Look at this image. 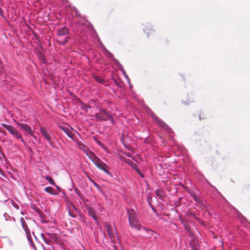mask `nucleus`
Masks as SVG:
<instances>
[{
    "mask_svg": "<svg viewBox=\"0 0 250 250\" xmlns=\"http://www.w3.org/2000/svg\"><path fill=\"white\" fill-rule=\"evenodd\" d=\"M126 212L128 216L130 227L137 230H141L142 226L139 224L137 212L134 209H127Z\"/></svg>",
    "mask_w": 250,
    "mask_h": 250,
    "instance_id": "f257e3e1",
    "label": "nucleus"
},
{
    "mask_svg": "<svg viewBox=\"0 0 250 250\" xmlns=\"http://www.w3.org/2000/svg\"><path fill=\"white\" fill-rule=\"evenodd\" d=\"M93 162L97 167L104 171L110 177H113L112 173L109 171V167L103 162L99 158L95 156Z\"/></svg>",
    "mask_w": 250,
    "mask_h": 250,
    "instance_id": "f03ea898",
    "label": "nucleus"
},
{
    "mask_svg": "<svg viewBox=\"0 0 250 250\" xmlns=\"http://www.w3.org/2000/svg\"><path fill=\"white\" fill-rule=\"evenodd\" d=\"M68 28L65 26L61 28L58 30L57 34L58 38L57 41L59 44L64 45L67 42L68 37H65L64 39H62L61 37L66 35L68 33Z\"/></svg>",
    "mask_w": 250,
    "mask_h": 250,
    "instance_id": "7ed1b4c3",
    "label": "nucleus"
},
{
    "mask_svg": "<svg viewBox=\"0 0 250 250\" xmlns=\"http://www.w3.org/2000/svg\"><path fill=\"white\" fill-rule=\"evenodd\" d=\"M1 125L7 130L14 137L15 139L18 140V138L21 135L20 132L13 126L4 123H2Z\"/></svg>",
    "mask_w": 250,
    "mask_h": 250,
    "instance_id": "20e7f679",
    "label": "nucleus"
},
{
    "mask_svg": "<svg viewBox=\"0 0 250 250\" xmlns=\"http://www.w3.org/2000/svg\"><path fill=\"white\" fill-rule=\"evenodd\" d=\"M151 117L152 118H153L154 120H155L156 122H157L159 125L165 128L168 132H171V128L162 120L158 118L157 116L155 114L152 113Z\"/></svg>",
    "mask_w": 250,
    "mask_h": 250,
    "instance_id": "39448f33",
    "label": "nucleus"
},
{
    "mask_svg": "<svg viewBox=\"0 0 250 250\" xmlns=\"http://www.w3.org/2000/svg\"><path fill=\"white\" fill-rule=\"evenodd\" d=\"M110 115L106 109H102L99 113L95 114V118L100 121H107Z\"/></svg>",
    "mask_w": 250,
    "mask_h": 250,
    "instance_id": "423d86ee",
    "label": "nucleus"
},
{
    "mask_svg": "<svg viewBox=\"0 0 250 250\" xmlns=\"http://www.w3.org/2000/svg\"><path fill=\"white\" fill-rule=\"evenodd\" d=\"M40 132L44 136V139H46L50 145H52L51 143V135L52 133L51 131H48L44 127L41 126L40 128Z\"/></svg>",
    "mask_w": 250,
    "mask_h": 250,
    "instance_id": "0eeeda50",
    "label": "nucleus"
},
{
    "mask_svg": "<svg viewBox=\"0 0 250 250\" xmlns=\"http://www.w3.org/2000/svg\"><path fill=\"white\" fill-rule=\"evenodd\" d=\"M17 125L20 127L21 129L26 131L28 134L31 137H35L34 134L33 133L32 129L30 126L28 125L21 123H17Z\"/></svg>",
    "mask_w": 250,
    "mask_h": 250,
    "instance_id": "6e6552de",
    "label": "nucleus"
},
{
    "mask_svg": "<svg viewBox=\"0 0 250 250\" xmlns=\"http://www.w3.org/2000/svg\"><path fill=\"white\" fill-rule=\"evenodd\" d=\"M87 210L88 215L91 216L93 219L97 222L98 220V217L96 216L97 209L93 207H89L87 208Z\"/></svg>",
    "mask_w": 250,
    "mask_h": 250,
    "instance_id": "1a4fd4ad",
    "label": "nucleus"
},
{
    "mask_svg": "<svg viewBox=\"0 0 250 250\" xmlns=\"http://www.w3.org/2000/svg\"><path fill=\"white\" fill-rule=\"evenodd\" d=\"M105 229L108 236L111 238H114L115 237V234L112 227L109 225H106Z\"/></svg>",
    "mask_w": 250,
    "mask_h": 250,
    "instance_id": "9d476101",
    "label": "nucleus"
},
{
    "mask_svg": "<svg viewBox=\"0 0 250 250\" xmlns=\"http://www.w3.org/2000/svg\"><path fill=\"white\" fill-rule=\"evenodd\" d=\"M60 128L65 133L68 137L71 139H73L74 137V134L69 130L68 128L63 126H61Z\"/></svg>",
    "mask_w": 250,
    "mask_h": 250,
    "instance_id": "9b49d317",
    "label": "nucleus"
},
{
    "mask_svg": "<svg viewBox=\"0 0 250 250\" xmlns=\"http://www.w3.org/2000/svg\"><path fill=\"white\" fill-rule=\"evenodd\" d=\"M142 230H143L146 232V236L148 238L151 237V236L153 235L154 233V231L144 226H142Z\"/></svg>",
    "mask_w": 250,
    "mask_h": 250,
    "instance_id": "f8f14e48",
    "label": "nucleus"
},
{
    "mask_svg": "<svg viewBox=\"0 0 250 250\" xmlns=\"http://www.w3.org/2000/svg\"><path fill=\"white\" fill-rule=\"evenodd\" d=\"M97 213L100 215H103L104 214L105 209L104 208L102 207L101 205H98L97 207Z\"/></svg>",
    "mask_w": 250,
    "mask_h": 250,
    "instance_id": "ddd939ff",
    "label": "nucleus"
},
{
    "mask_svg": "<svg viewBox=\"0 0 250 250\" xmlns=\"http://www.w3.org/2000/svg\"><path fill=\"white\" fill-rule=\"evenodd\" d=\"M194 200L198 204L203 205L202 200L201 198L197 196L196 194H193L191 195Z\"/></svg>",
    "mask_w": 250,
    "mask_h": 250,
    "instance_id": "4468645a",
    "label": "nucleus"
},
{
    "mask_svg": "<svg viewBox=\"0 0 250 250\" xmlns=\"http://www.w3.org/2000/svg\"><path fill=\"white\" fill-rule=\"evenodd\" d=\"M44 190L46 192H47L50 194H52V195L57 194V193L56 192H54V188L51 187H47L45 188Z\"/></svg>",
    "mask_w": 250,
    "mask_h": 250,
    "instance_id": "2eb2a0df",
    "label": "nucleus"
},
{
    "mask_svg": "<svg viewBox=\"0 0 250 250\" xmlns=\"http://www.w3.org/2000/svg\"><path fill=\"white\" fill-rule=\"evenodd\" d=\"M45 179L49 182V184L53 185L56 186V183L54 182L53 179L52 178H51L50 176L47 175L45 176Z\"/></svg>",
    "mask_w": 250,
    "mask_h": 250,
    "instance_id": "dca6fc26",
    "label": "nucleus"
},
{
    "mask_svg": "<svg viewBox=\"0 0 250 250\" xmlns=\"http://www.w3.org/2000/svg\"><path fill=\"white\" fill-rule=\"evenodd\" d=\"M94 78L99 83L103 84L104 82V80L99 76H95Z\"/></svg>",
    "mask_w": 250,
    "mask_h": 250,
    "instance_id": "f3484780",
    "label": "nucleus"
},
{
    "mask_svg": "<svg viewBox=\"0 0 250 250\" xmlns=\"http://www.w3.org/2000/svg\"><path fill=\"white\" fill-rule=\"evenodd\" d=\"M156 194L160 198H162L164 196V192L160 189H157L156 190Z\"/></svg>",
    "mask_w": 250,
    "mask_h": 250,
    "instance_id": "a211bd4d",
    "label": "nucleus"
},
{
    "mask_svg": "<svg viewBox=\"0 0 250 250\" xmlns=\"http://www.w3.org/2000/svg\"><path fill=\"white\" fill-rule=\"evenodd\" d=\"M104 50H105V51H104V53L108 57L112 58L113 56V55L109 51H108L107 50H106L105 49Z\"/></svg>",
    "mask_w": 250,
    "mask_h": 250,
    "instance_id": "6ab92c4d",
    "label": "nucleus"
},
{
    "mask_svg": "<svg viewBox=\"0 0 250 250\" xmlns=\"http://www.w3.org/2000/svg\"><path fill=\"white\" fill-rule=\"evenodd\" d=\"M135 170L141 176V177L143 178L144 177L143 174L141 172L137 166H136L135 167Z\"/></svg>",
    "mask_w": 250,
    "mask_h": 250,
    "instance_id": "aec40b11",
    "label": "nucleus"
},
{
    "mask_svg": "<svg viewBox=\"0 0 250 250\" xmlns=\"http://www.w3.org/2000/svg\"><path fill=\"white\" fill-rule=\"evenodd\" d=\"M90 180L92 182V183H93V185L96 188L98 189V190H101L100 186L97 183H96L95 182L93 181L91 179H90Z\"/></svg>",
    "mask_w": 250,
    "mask_h": 250,
    "instance_id": "412c9836",
    "label": "nucleus"
},
{
    "mask_svg": "<svg viewBox=\"0 0 250 250\" xmlns=\"http://www.w3.org/2000/svg\"><path fill=\"white\" fill-rule=\"evenodd\" d=\"M18 140H20V141H21V142L22 143V144H23L24 146H26V143L25 142V141H24V140L23 139L22 136H21V135H20V136L19 137V138H18Z\"/></svg>",
    "mask_w": 250,
    "mask_h": 250,
    "instance_id": "4be33fe9",
    "label": "nucleus"
},
{
    "mask_svg": "<svg viewBox=\"0 0 250 250\" xmlns=\"http://www.w3.org/2000/svg\"><path fill=\"white\" fill-rule=\"evenodd\" d=\"M42 238H43V239L44 240V241H45V242L46 243H47V241H48V240L45 237V236H44V235L43 234H42Z\"/></svg>",
    "mask_w": 250,
    "mask_h": 250,
    "instance_id": "5701e85b",
    "label": "nucleus"
},
{
    "mask_svg": "<svg viewBox=\"0 0 250 250\" xmlns=\"http://www.w3.org/2000/svg\"><path fill=\"white\" fill-rule=\"evenodd\" d=\"M108 118L110 119V122H111L113 124H114V121L113 118L112 117V116H111V114H110V116H109Z\"/></svg>",
    "mask_w": 250,
    "mask_h": 250,
    "instance_id": "b1692460",
    "label": "nucleus"
},
{
    "mask_svg": "<svg viewBox=\"0 0 250 250\" xmlns=\"http://www.w3.org/2000/svg\"><path fill=\"white\" fill-rule=\"evenodd\" d=\"M122 72H123V74H124V76H125V77H126V78L128 80H129V79L128 77H127V75H126V74H125V71L124 69H123V70H122Z\"/></svg>",
    "mask_w": 250,
    "mask_h": 250,
    "instance_id": "393cba45",
    "label": "nucleus"
},
{
    "mask_svg": "<svg viewBox=\"0 0 250 250\" xmlns=\"http://www.w3.org/2000/svg\"><path fill=\"white\" fill-rule=\"evenodd\" d=\"M122 72H123V74H124V76H125V77H126V78L128 80H129V79L128 77H127V75H126V74H125V71L124 69H123V70H122Z\"/></svg>",
    "mask_w": 250,
    "mask_h": 250,
    "instance_id": "a878e982",
    "label": "nucleus"
},
{
    "mask_svg": "<svg viewBox=\"0 0 250 250\" xmlns=\"http://www.w3.org/2000/svg\"><path fill=\"white\" fill-rule=\"evenodd\" d=\"M132 167L135 170V167L136 166H137L136 164H132V165H131Z\"/></svg>",
    "mask_w": 250,
    "mask_h": 250,
    "instance_id": "bb28decb",
    "label": "nucleus"
},
{
    "mask_svg": "<svg viewBox=\"0 0 250 250\" xmlns=\"http://www.w3.org/2000/svg\"><path fill=\"white\" fill-rule=\"evenodd\" d=\"M36 211L38 213V214L41 215V211H40L39 210H38V209H37Z\"/></svg>",
    "mask_w": 250,
    "mask_h": 250,
    "instance_id": "cd10ccee",
    "label": "nucleus"
},
{
    "mask_svg": "<svg viewBox=\"0 0 250 250\" xmlns=\"http://www.w3.org/2000/svg\"><path fill=\"white\" fill-rule=\"evenodd\" d=\"M74 12H75V14H76L77 16H78V15H79V14H78V12H79V11H78L77 9H75Z\"/></svg>",
    "mask_w": 250,
    "mask_h": 250,
    "instance_id": "c85d7f7f",
    "label": "nucleus"
},
{
    "mask_svg": "<svg viewBox=\"0 0 250 250\" xmlns=\"http://www.w3.org/2000/svg\"><path fill=\"white\" fill-rule=\"evenodd\" d=\"M114 61L117 64H120V63L118 60L114 59Z\"/></svg>",
    "mask_w": 250,
    "mask_h": 250,
    "instance_id": "c756f323",
    "label": "nucleus"
},
{
    "mask_svg": "<svg viewBox=\"0 0 250 250\" xmlns=\"http://www.w3.org/2000/svg\"><path fill=\"white\" fill-rule=\"evenodd\" d=\"M84 106L86 107V108H90L91 107L89 105H86L85 104H84Z\"/></svg>",
    "mask_w": 250,
    "mask_h": 250,
    "instance_id": "7c9ffc66",
    "label": "nucleus"
},
{
    "mask_svg": "<svg viewBox=\"0 0 250 250\" xmlns=\"http://www.w3.org/2000/svg\"><path fill=\"white\" fill-rule=\"evenodd\" d=\"M55 186L59 190H60V188L59 186H58L57 185H56V186Z\"/></svg>",
    "mask_w": 250,
    "mask_h": 250,
    "instance_id": "2f4dec72",
    "label": "nucleus"
},
{
    "mask_svg": "<svg viewBox=\"0 0 250 250\" xmlns=\"http://www.w3.org/2000/svg\"><path fill=\"white\" fill-rule=\"evenodd\" d=\"M3 134H6V132L5 131H1Z\"/></svg>",
    "mask_w": 250,
    "mask_h": 250,
    "instance_id": "473e14b6",
    "label": "nucleus"
},
{
    "mask_svg": "<svg viewBox=\"0 0 250 250\" xmlns=\"http://www.w3.org/2000/svg\"><path fill=\"white\" fill-rule=\"evenodd\" d=\"M193 250H198L197 248H193Z\"/></svg>",
    "mask_w": 250,
    "mask_h": 250,
    "instance_id": "72a5a7b5",
    "label": "nucleus"
},
{
    "mask_svg": "<svg viewBox=\"0 0 250 250\" xmlns=\"http://www.w3.org/2000/svg\"><path fill=\"white\" fill-rule=\"evenodd\" d=\"M152 209H153V211H154L155 212H156V211L154 209V208H152Z\"/></svg>",
    "mask_w": 250,
    "mask_h": 250,
    "instance_id": "f704fd0d",
    "label": "nucleus"
}]
</instances>
